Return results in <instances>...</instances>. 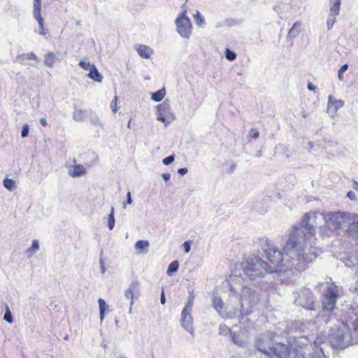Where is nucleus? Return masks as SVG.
Here are the masks:
<instances>
[{
    "mask_svg": "<svg viewBox=\"0 0 358 358\" xmlns=\"http://www.w3.org/2000/svg\"><path fill=\"white\" fill-rule=\"evenodd\" d=\"M324 214L325 212L305 213L301 222L293 227L284 246L285 255L299 271L305 270L317 257L315 252L308 248V243L310 244V239L316 234L318 220L324 221Z\"/></svg>",
    "mask_w": 358,
    "mask_h": 358,
    "instance_id": "obj_1",
    "label": "nucleus"
},
{
    "mask_svg": "<svg viewBox=\"0 0 358 358\" xmlns=\"http://www.w3.org/2000/svg\"><path fill=\"white\" fill-rule=\"evenodd\" d=\"M228 282L231 292L229 296L230 301L232 302L234 299H238L240 308H236L231 310L230 305L228 304L225 310H224V303L221 298L213 295L212 301L215 310L223 318L235 317L238 315V313L242 316H247L251 314L252 307L259 301L258 294L250 287L244 285V280L240 275L236 274L231 275Z\"/></svg>",
    "mask_w": 358,
    "mask_h": 358,
    "instance_id": "obj_2",
    "label": "nucleus"
},
{
    "mask_svg": "<svg viewBox=\"0 0 358 358\" xmlns=\"http://www.w3.org/2000/svg\"><path fill=\"white\" fill-rule=\"evenodd\" d=\"M304 341L307 339H295L292 349H289L287 345L280 342H273L268 337H262L257 340L255 346L268 358H328L317 341L314 342L315 349L313 353Z\"/></svg>",
    "mask_w": 358,
    "mask_h": 358,
    "instance_id": "obj_3",
    "label": "nucleus"
},
{
    "mask_svg": "<svg viewBox=\"0 0 358 358\" xmlns=\"http://www.w3.org/2000/svg\"><path fill=\"white\" fill-rule=\"evenodd\" d=\"M324 222L320 227V231L323 235L331 236L334 231L348 225L345 231L347 236L358 243V217L355 214L341 211L325 212Z\"/></svg>",
    "mask_w": 358,
    "mask_h": 358,
    "instance_id": "obj_4",
    "label": "nucleus"
},
{
    "mask_svg": "<svg viewBox=\"0 0 358 358\" xmlns=\"http://www.w3.org/2000/svg\"><path fill=\"white\" fill-rule=\"evenodd\" d=\"M241 268L245 275L252 281H258L267 274L275 271L262 258L257 256H250L241 263Z\"/></svg>",
    "mask_w": 358,
    "mask_h": 358,
    "instance_id": "obj_5",
    "label": "nucleus"
},
{
    "mask_svg": "<svg viewBox=\"0 0 358 358\" xmlns=\"http://www.w3.org/2000/svg\"><path fill=\"white\" fill-rule=\"evenodd\" d=\"M329 322H334V327H330L329 341L331 345L338 349H345L352 345V335L349 327L339 320L330 319Z\"/></svg>",
    "mask_w": 358,
    "mask_h": 358,
    "instance_id": "obj_6",
    "label": "nucleus"
},
{
    "mask_svg": "<svg viewBox=\"0 0 358 358\" xmlns=\"http://www.w3.org/2000/svg\"><path fill=\"white\" fill-rule=\"evenodd\" d=\"M264 253L266 256V258L275 266H282V262L284 261L289 262L291 266L294 267L296 270V268L292 264V260L289 258L285 253L284 255L282 254L280 250H279L275 245H270L268 243L266 244L264 248ZM283 252H285L283 251ZM297 271H299L297 269Z\"/></svg>",
    "mask_w": 358,
    "mask_h": 358,
    "instance_id": "obj_7",
    "label": "nucleus"
},
{
    "mask_svg": "<svg viewBox=\"0 0 358 358\" xmlns=\"http://www.w3.org/2000/svg\"><path fill=\"white\" fill-rule=\"evenodd\" d=\"M185 9L176 20V31L180 36L185 38H189L192 34V23L190 19L186 15Z\"/></svg>",
    "mask_w": 358,
    "mask_h": 358,
    "instance_id": "obj_8",
    "label": "nucleus"
},
{
    "mask_svg": "<svg viewBox=\"0 0 358 358\" xmlns=\"http://www.w3.org/2000/svg\"><path fill=\"white\" fill-rule=\"evenodd\" d=\"M141 283L137 279H134L124 292V297L130 301L129 313H131L134 299L140 296Z\"/></svg>",
    "mask_w": 358,
    "mask_h": 358,
    "instance_id": "obj_9",
    "label": "nucleus"
},
{
    "mask_svg": "<svg viewBox=\"0 0 358 358\" xmlns=\"http://www.w3.org/2000/svg\"><path fill=\"white\" fill-rule=\"evenodd\" d=\"M294 302L307 310H315L313 297L308 289L301 290Z\"/></svg>",
    "mask_w": 358,
    "mask_h": 358,
    "instance_id": "obj_10",
    "label": "nucleus"
},
{
    "mask_svg": "<svg viewBox=\"0 0 358 358\" xmlns=\"http://www.w3.org/2000/svg\"><path fill=\"white\" fill-rule=\"evenodd\" d=\"M337 289L336 287H329L327 293L324 294L322 303L324 309L327 310H334L338 298Z\"/></svg>",
    "mask_w": 358,
    "mask_h": 358,
    "instance_id": "obj_11",
    "label": "nucleus"
},
{
    "mask_svg": "<svg viewBox=\"0 0 358 358\" xmlns=\"http://www.w3.org/2000/svg\"><path fill=\"white\" fill-rule=\"evenodd\" d=\"M157 120L158 121L163 122L166 126L170 121L166 122V119L169 117L171 115L170 111V106L164 102L162 104H159L157 107Z\"/></svg>",
    "mask_w": 358,
    "mask_h": 358,
    "instance_id": "obj_12",
    "label": "nucleus"
},
{
    "mask_svg": "<svg viewBox=\"0 0 358 358\" xmlns=\"http://www.w3.org/2000/svg\"><path fill=\"white\" fill-rule=\"evenodd\" d=\"M191 311L183 310L181 313L180 320L181 326L189 334L194 336L193 318L191 315Z\"/></svg>",
    "mask_w": 358,
    "mask_h": 358,
    "instance_id": "obj_13",
    "label": "nucleus"
},
{
    "mask_svg": "<svg viewBox=\"0 0 358 358\" xmlns=\"http://www.w3.org/2000/svg\"><path fill=\"white\" fill-rule=\"evenodd\" d=\"M344 101L336 99L332 95H329L328 96L327 110L329 113L334 114L344 106Z\"/></svg>",
    "mask_w": 358,
    "mask_h": 358,
    "instance_id": "obj_14",
    "label": "nucleus"
},
{
    "mask_svg": "<svg viewBox=\"0 0 358 358\" xmlns=\"http://www.w3.org/2000/svg\"><path fill=\"white\" fill-rule=\"evenodd\" d=\"M135 49L138 55L144 59L150 58L154 53V51L151 48L145 45H137L135 46Z\"/></svg>",
    "mask_w": 358,
    "mask_h": 358,
    "instance_id": "obj_15",
    "label": "nucleus"
},
{
    "mask_svg": "<svg viewBox=\"0 0 358 358\" xmlns=\"http://www.w3.org/2000/svg\"><path fill=\"white\" fill-rule=\"evenodd\" d=\"M232 338L234 342L240 346H245L248 343V338L245 329L240 330L239 333L237 335L234 334Z\"/></svg>",
    "mask_w": 358,
    "mask_h": 358,
    "instance_id": "obj_16",
    "label": "nucleus"
},
{
    "mask_svg": "<svg viewBox=\"0 0 358 358\" xmlns=\"http://www.w3.org/2000/svg\"><path fill=\"white\" fill-rule=\"evenodd\" d=\"M85 173V168L81 164L72 166L69 169V175L73 178L80 177L84 176Z\"/></svg>",
    "mask_w": 358,
    "mask_h": 358,
    "instance_id": "obj_17",
    "label": "nucleus"
},
{
    "mask_svg": "<svg viewBox=\"0 0 358 358\" xmlns=\"http://www.w3.org/2000/svg\"><path fill=\"white\" fill-rule=\"evenodd\" d=\"M301 25L302 23L301 22H296L293 24L292 27L289 29L287 37L291 39L296 38L301 32Z\"/></svg>",
    "mask_w": 358,
    "mask_h": 358,
    "instance_id": "obj_18",
    "label": "nucleus"
},
{
    "mask_svg": "<svg viewBox=\"0 0 358 358\" xmlns=\"http://www.w3.org/2000/svg\"><path fill=\"white\" fill-rule=\"evenodd\" d=\"M341 0H329V13L334 16H338L340 13Z\"/></svg>",
    "mask_w": 358,
    "mask_h": 358,
    "instance_id": "obj_19",
    "label": "nucleus"
},
{
    "mask_svg": "<svg viewBox=\"0 0 358 358\" xmlns=\"http://www.w3.org/2000/svg\"><path fill=\"white\" fill-rule=\"evenodd\" d=\"M33 16L34 19L43 17L41 15V0H33Z\"/></svg>",
    "mask_w": 358,
    "mask_h": 358,
    "instance_id": "obj_20",
    "label": "nucleus"
},
{
    "mask_svg": "<svg viewBox=\"0 0 358 358\" xmlns=\"http://www.w3.org/2000/svg\"><path fill=\"white\" fill-rule=\"evenodd\" d=\"M88 77L91 78L92 80L101 83L103 79V76L101 75V73L99 72L98 69H96L95 65H93L92 69H90Z\"/></svg>",
    "mask_w": 358,
    "mask_h": 358,
    "instance_id": "obj_21",
    "label": "nucleus"
},
{
    "mask_svg": "<svg viewBox=\"0 0 358 358\" xmlns=\"http://www.w3.org/2000/svg\"><path fill=\"white\" fill-rule=\"evenodd\" d=\"M166 95L165 88H162L159 90L151 94V99L155 102L162 101Z\"/></svg>",
    "mask_w": 358,
    "mask_h": 358,
    "instance_id": "obj_22",
    "label": "nucleus"
},
{
    "mask_svg": "<svg viewBox=\"0 0 358 358\" xmlns=\"http://www.w3.org/2000/svg\"><path fill=\"white\" fill-rule=\"evenodd\" d=\"M149 246V243L148 241H138L135 243V249L141 252H145L147 248Z\"/></svg>",
    "mask_w": 358,
    "mask_h": 358,
    "instance_id": "obj_23",
    "label": "nucleus"
},
{
    "mask_svg": "<svg viewBox=\"0 0 358 358\" xmlns=\"http://www.w3.org/2000/svg\"><path fill=\"white\" fill-rule=\"evenodd\" d=\"M38 249H39V244H38V241L34 240L32 241L31 246L29 248H28L26 251L27 257L28 258L31 257Z\"/></svg>",
    "mask_w": 358,
    "mask_h": 358,
    "instance_id": "obj_24",
    "label": "nucleus"
},
{
    "mask_svg": "<svg viewBox=\"0 0 358 358\" xmlns=\"http://www.w3.org/2000/svg\"><path fill=\"white\" fill-rule=\"evenodd\" d=\"M343 263L346 266L351 267L358 264V259L354 256H346L343 258Z\"/></svg>",
    "mask_w": 358,
    "mask_h": 358,
    "instance_id": "obj_25",
    "label": "nucleus"
},
{
    "mask_svg": "<svg viewBox=\"0 0 358 358\" xmlns=\"http://www.w3.org/2000/svg\"><path fill=\"white\" fill-rule=\"evenodd\" d=\"M3 183L4 187L10 192L15 190L17 188L16 183L13 179L6 178Z\"/></svg>",
    "mask_w": 358,
    "mask_h": 358,
    "instance_id": "obj_26",
    "label": "nucleus"
},
{
    "mask_svg": "<svg viewBox=\"0 0 358 358\" xmlns=\"http://www.w3.org/2000/svg\"><path fill=\"white\" fill-rule=\"evenodd\" d=\"M73 118L75 121L82 122L85 118V113L81 109H76L73 112Z\"/></svg>",
    "mask_w": 358,
    "mask_h": 358,
    "instance_id": "obj_27",
    "label": "nucleus"
},
{
    "mask_svg": "<svg viewBox=\"0 0 358 358\" xmlns=\"http://www.w3.org/2000/svg\"><path fill=\"white\" fill-rule=\"evenodd\" d=\"M193 17L197 26L201 27H204L206 22L199 11H196V13L193 15Z\"/></svg>",
    "mask_w": 358,
    "mask_h": 358,
    "instance_id": "obj_28",
    "label": "nucleus"
},
{
    "mask_svg": "<svg viewBox=\"0 0 358 358\" xmlns=\"http://www.w3.org/2000/svg\"><path fill=\"white\" fill-rule=\"evenodd\" d=\"M98 303H99V311H100V320H101V322H102V321L105 317L106 303V301L103 299H99L98 300Z\"/></svg>",
    "mask_w": 358,
    "mask_h": 358,
    "instance_id": "obj_29",
    "label": "nucleus"
},
{
    "mask_svg": "<svg viewBox=\"0 0 358 358\" xmlns=\"http://www.w3.org/2000/svg\"><path fill=\"white\" fill-rule=\"evenodd\" d=\"M55 62V55L52 52H49L45 55L44 63L48 66L52 67Z\"/></svg>",
    "mask_w": 358,
    "mask_h": 358,
    "instance_id": "obj_30",
    "label": "nucleus"
},
{
    "mask_svg": "<svg viewBox=\"0 0 358 358\" xmlns=\"http://www.w3.org/2000/svg\"><path fill=\"white\" fill-rule=\"evenodd\" d=\"M17 59L22 62L24 59H33L37 60L38 58L34 52H29L27 54H22L17 57Z\"/></svg>",
    "mask_w": 358,
    "mask_h": 358,
    "instance_id": "obj_31",
    "label": "nucleus"
},
{
    "mask_svg": "<svg viewBox=\"0 0 358 358\" xmlns=\"http://www.w3.org/2000/svg\"><path fill=\"white\" fill-rule=\"evenodd\" d=\"M178 266H179V264H178V261L172 262L169 265V267H168V269L166 271L167 275L169 276L171 275L173 273L176 272L178 270Z\"/></svg>",
    "mask_w": 358,
    "mask_h": 358,
    "instance_id": "obj_32",
    "label": "nucleus"
},
{
    "mask_svg": "<svg viewBox=\"0 0 358 358\" xmlns=\"http://www.w3.org/2000/svg\"><path fill=\"white\" fill-rule=\"evenodd\" d=\"M115 222V217H114V208L112 207L110 213L108 215V228L110 230H112L114 228Z\"/></svg>",
    "mask_w": 358,
    "mask_h": 358,
    "instance_id": "obj_33",
    "label": "nucleus"
},
{
    "mask_svg": "<svg viewBox=\"0 0 358 358\" xmlns=\"http://www.w3.org/2000/svg\"><path fill=\"white\" fill-rule=\"evenodd\" d=\"M38 23V25H39V34L41 36H45L48 31L45 30V27H44V20L43 17L41 18H38V19H35Z\"/></svg>",
    "mask_w": 358,
    "mask_h": 358,
    "instance_id": "obj_34",
    "label": "nucleus"
},
{
    "mask_svg": "<svg viewBox=\"0 0 358 358\" xmlns=\"http://www.w3.org/2000/svg\"><path fill=\"white\" fill-rule=\"evenodd\" d=\"M336 17L337 16H334L331 15V13H329V17L327 20V27L328 30H330L333 28V27L336 22Z\"/></svg>",
    "mask_w": 358,
    "mask_h": 358,
    "instance_id": "obj_35",
    "label": "nucleus"
},
{
    "mask_svg": "<svg viewBox=\"0 0 358 358\" xmlns=\"http://www.w3.org/2000/svg\"><path fill=\"white\" fill-rule=\"evenodd\" d=\"M194 296L192 294H190L188 298V301L186 303L185 308H183V310L187 311H191L192 310V306L194 304Z\"/></svg>",
    "mask_w": 358,
    "mask_h": 358,
    "instance_id": "obj_36",
    "label": "nucleus"
},
{
    "mask_svg": "<svg viewBox=\"0 0 358 358\" xmlns=\"http://www.w3.org/2000/svg\"><path fill=\"white\" fill-rule=\"evenodd\" d=\"M93 65H94V64H91L90 62H87L86 60H81L79 62V66L82 69H83L85 70H88L89 71H90V69H92Z\"/></svg>",
    "mask_w": 358,
    "mask_h": 358,
    "instance_id": "obj_37",
    "label": "nucleus"
},
{
    "mask_svg": "<svg viewBox=\"0 0 358 358\" xmlns=\"http://www.w3.org/2000/svg\"><path fill=\"white\" fill-rule=\"evenodd\" d=\"M3 320L8 322V323H12L13 321L11 312L8 306H6V313L3 316Z\"/></svg>",
    "mask_w": 358,
    "mask_h": 358,
    "instance_id": "obj_38",
    "label": "nucleus"
},
{
    "mask_svg": "<svg viewBox=\"0 0 358 358\" xmlns=\"http://www.w3.org/2000/svg\"><path fill=\"white\" fill-rule=\"evenodd\" d=\"M225 57L228 60L234 61L236 57V55L234 52L231 51L229 49H227L225 52Z\"/></svg>",
    "mask_w": 358,
    "mask_h": 358,
    "instance_id": "obj_39",
    "label": "nucleus"
},
{
    "mask_svg": "<svg viewBox=\"0 0 358 358\" xmlns=\"http://www.w3.org/2000/svg\"><path fill=\"white\" fill-rule=\"evenodd\" d=\"M348 69V64H343L339 69L338 77V79L340 80H343V73H344L345 71H347Z\"/></svg>",
    "mask_w": 358,
    "mask_h": 358,
    "instance_id": "obj_40",
    "label": "nucleus"
},
{
    "mask_svg": "<svg viewBox=\"0 0 358 358\" xmlns=\"http://www.w3.org/2000/svg\"><path fill=\"white\" fill-rule=\"evenodd\" d=\"M29 131V127L27 124H24L22 126V131H21V136L22 138H25L28 136Z\"/></svg>",
    "mask_w": 358,
    "mask_h": 358,
    "instance_id": "obj_41",
    "label": "nucleus"
},
{
    "mask_svg": "<svg viewBox=\"0 0 358 358\" xmlns=\"http://www.w3.org/2000/svg\"><path fill=\"white\" fill-rule=\"evenodd\" d=\"M117 96H115L113 97V99L111 101V103H110V108L112 109V111L115 113L117 110Z\"/></svg>",
    "mask_w": 358,
    "mask_h": 358,
    "instance_id": "obj_42",
    "label": "nucleus"
},
{
    "mask_svg": "<svg viewBox=\"0 0 358 358\" xmlns=\"http://www.w3.org/2000/svg\"><path fill=\"white\" fill-rule=\"evenodd\" d=\"M174 159H175V156L174 155H170V156L163 159L162 163L164 165H169V164H171L174 161Z\"/></svg>",
    "mask_w": 358,
    "mask_h": 358,
    "instance_id": "obj_43",
    "label": "nucleus"
},
{
    "mask_svg": "<svg viewBox=\"0 0 358 358\" xmlns=\"http://www.w3.org/2000/svg\"><path fill=\"white\" fill-rule=\"evenodd\" d=\"M182 247L185 253H189L190 251V243L189 241H185L182 243Z\"/></svg>",
    "mask_w": 358,
    "mask_h": 358,
    "instance_id": "obj_44",
    "label": "nucleus"
},
{
    "mask_svg": "<svg viewBox=\"0 0 358 358\" xmlns=\"http://www.w3.org/2000/svg\"><path fill=\"white\" fill-rule=\"evenodd\" d=\"M259 131L257 129H250V136L254 138H257L259 137Z\"/></svg>",
    "mask_w": 358,
    "mask_h": 358,
    "instance_id": "obj_45",
    "label": "nucleus"
},
{
    "mask_svg": "<svg viewBox=\"0 0 358 358\" xmlns=\"http://www.w3.org/2000/svg\"><path fill=\"white\" fill-rule=\"evenodd\" d=\"M348 197L352 201H355L357 199L355 194L351 191L348 193Z\"/></svg>",
    "mask_w": 358,
    "mask_h": 358,
    "instance_id": "obj_46",
    "label": "nucleus"
},
{
    "mask_svg": "<svg viewBox=\"0 0 358 358\" xmlns=\"http://www.w3.org/2000/svg\"><path fill=\"white\" fill-rule=\"evenodd\" d=\"M99 264H100L101 273H104L106 272V267L104 265V262L102 259L99 260Z\"/></svg>",
    "mask_w": 358,
    "mask_h": 358,
    "instance_id": "obj_47",
    "label": "nucleus"
},
{
    "mask_svg": "<svg viewBox=\"0 0 358 358\" xmlns=\"http://www.w3.org/2000/svg\"><path fill=\"white\" fill-rule=\"evenodd\" d=\"M188 170L187 168H181V169H179L178 172L179 174H180L181 176H184L185 174H186L187 173Z\"/></svg>",
    "mask_w": 358,
    "mask_h": 358,
    "instance_id": "obj_48",
    "label": "nucleus"
},
{
    "mask_svg": "<svg viewBox=\"0 0 358 358\" xmlns=\"http://www.w3.org/2000/svg\"><path fill=\"white\" fill-rule=\"evenodd\" d=\"M132 203L131 192H128L127 194V203L131 204Z\"/></svg>",
    "mask_w": 358,
    "mask_h": 358,
    "instance_id": "obj_49",
    "label": "nucleus"
},
{
    "mask_svg": "<svg viewBox=\"0 0 358 358\" xmlns=\"http://www.w3.org/2000/svg\"><path fill=\"white\" fill-rule=\"evenodd\" d=\"M160 301H161V303H162V304H164V303H165V302H166V299H165V296H164V290H162V293H161Z\"/></svg>",
    "mask_w": 358,
    "mask_h": 358,
    "instance_id": "obj_50",
    "label": "nucleus"
},
{
    "mask_svg": "<svg viewBox=\"0 0 358 358\" xmlns=\"http://www.w3.org/2000/svg\"><path fill=\"white\" fill-rule=\"evenodd\" d=\"M162 178L165 181H168L170 179V174L169 173H163Z\"/></svg>",
    "mask_w": 358,
    "mask_h": 358,
    "instance_id": "obj_51",
    "label": "nucleus"
},
{
    "mask_svg": "<svg viewBox=\"0 0 358 358\" xmlns=\"http://www.w3.org/2000/svg\"><path fill=\"white\" fill-rule=\"evenodd\" d=\"M40 122H41V125H43V126L47 125V122H46L45 119H44V118H41L40 120Z\"/></svg>",
    "mask_w": 358,
    "mask_h": 358,
    "instance_id": "obj_52",
    "label": "nucleus"
},
{
    "mask_svg": "<svg viewBox=\"0 0 358 358\" xmlns=\"http://www.w3.org/2000/svg\"><path fill=\"white\" fill-rule=\"evenodd\" d=\"M308 88L310 90H314L315 89V87L312 84V83H308Z\"/></svg>",
    "mask_w": 358,
    "mask_h": 358,
    "instance_id": "obj_53",
    "label": "nucleus"
},
{
    "mask_svg": "<svg viewBox=\"0 0 358 358\" xmlns=\"http://www.w3.org/2000/svg\"><path fill=\"white\" fill-rule=\"evenodd\" d=\"M355 330L358 332V320L355 322Z\"/></svg>",
    "mask_w": 358,
    "mask_h": 358,
    "instance_id": "obj_54",
    "label": "nucleus"
},
{
    "mask_svg": "<svg viewBox=\"0 0 358 358\" xmlns=\"http://www.w3.org/2000/svg\"><path fill=\"white\" fill-rule=\"evenodd\" d=\"M354 189L358 191V182L354 181Z\"/></svg>",
    "mask_w": 358,
    "mask_h": 358,
    "instance_id": "obj_55",
    "label": "nucleus"
},
{
    "mask_svg": "<svg viewBox=\"0 0 358 358\" xmlns=\"http://www.w3.org/2000/svg\"><path fill=\"white\" fill-rule=\"evenodd\" d=\"M127 202H125V203H124L122 204V207H123V208H124V209H126V208H127Z\"/></svg>",
    "mask_w": 358,
    "mask_h": 358,
    "instance_id": "obj_56",
    "label": "nucleus"
},
{
    "mask_svg": "<svg viewBox=\"0 0 358 358\" xmlns=\"http://www.w3.org/2000/svg\"><path fill=\"white\" fill-rule=\"evenodd\" d=\"M130 125H131V120L129 121V122L127 124V127L130 128Z\"/></svg>",
    "mask_w": 358,
    "mask_h": 358,
    "instance_id": "obj_57",
    "label": "nucleus"
},
{
    "mask_svg": "<svg viewBox=\"0 0 358 358\" xmlns=\"http://www.w3.org/2000/svg\"><path fill=\"white\" fill-rule=\"evenodd\" d=\"M308 144L310 145V148H312V147H313V144H312V143H310V142Z\"/></svg>",
    "mask_w": 358,
    "mask_h": 358,
    "instance_id": "obj_58",
    "label": "nucleus"
},
{
    "mask_svg": "<svg viewBox=\"0 0 358 358\" xmlns=\"http://www.w3.org/2000/svg\"><path fill=\"white\" fill-rule=\"evenodd\" d=\"M121 358H124V357H121Z\"/></svg>",
    "mask_w": 358,
    "mask_h": 358,
    "instance_id": "obj_59",
    "label": "nucleus"
}]
</instances>
